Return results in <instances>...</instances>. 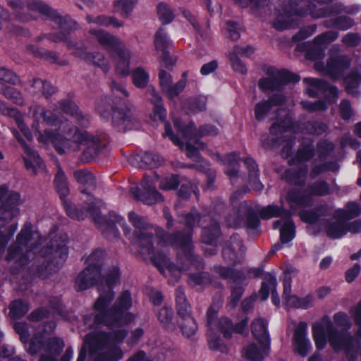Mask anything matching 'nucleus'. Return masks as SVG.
I'll list each match as a JSON object with an SVG mask.
<instances>
[{
  "label": "nucleus",
  "mask_w": 361,
  "mask_h": 361,
  "mask_svg": "<svg viewBox=\"0 0 361 361\" xmlns=\"http://www.w3.org/2000/svg\"><path fill=\"white\" fill-rule=\"evenodd\" d=\"M361 213V208L360 205L355 202H348L346 204V209H339L335 212L336 218H340L343 220L353 219Z\"/></svg>",
  "instance_id": "43"
},
{
  "label": "nucleus",
  "mask_w": 361,
  "mask_h": 361,
  "mask_svg": "<svg viewBox=\"0 0 361 361\" xmlns=\"http://www.w3.org/2000/svg\"><path fill=\"white\" fill-rule=\"evenodd\" d=\"M300 104L302 109L310 112L324 111L326 109V105L325 102L320 100L316 101L314 102L309 101H302Z\"/></svg>",
  "instance_id": "63"
},
{
  "label": "nucleus",
  "mask_w": 361,
  "mask_h": 361,
  "mask_svg": "<svg viewBox=\"0 0 361 361\" xmlns=\"http://www.w3.org/2000/svg\"><path fill=\"white\" fill-rule=\"evenodd\" d=\"M334 321L338 327H340L343 329H350L351 328L352 324L348 315L342 312H339L336 313L334 315Z\"/></svg>",
  "instance_id": "60"
},
{
  "label": "nucleus",
  "mask_w": 361,
  "mask_h": 361,
  "mask_svg": "<svg viewBox=\"0 0 361 361\" xmlns=\"http://www.w3.org/2000/svg\"><path fill=\"white\" fill-rule=\"evenodd\" d=\"M54 184L63 204L67 215L74 219L83 220L85 218L84 211H79L75 205L66 199L70 190L67 178L61 168H59L56 173Z\"/></svg>",
  "instance_id": "18"
},
{
  "label": "nucleus",
  "mask_w": 361,
  "mask_h": 361,
  "mask_svg": "<svg viewBox=\"0 0 361 361\" xmlns=\"http://www.w3.org/2000/svg\"><path fill=\"white\" fill-rule=\"evenodd\" d=\"M53 20L59 26L61 30L69 32L77 28V24L69 16H61L57 13L52 16Z\"/></svg>",
  "instance_id": "47"
},
{
  "label": "nucleus",
  "mask_w": 361,
  "mask_h": 361,
  "mask_svg": "<svg viewBox=\"0 0 361 361\" xmlns=\"http://www.w3.org/2000/svg\"><path fill=\"white\" fill-rule=\"evenodd\" d=\"M39 239V235L37 233H32L30 224H25L18 235L16 241L8 250L7 260L13 262L16 268L26 264L28 259L38 250L36 241Z\"/></svg>",
  "instance_id": "9"
},
{
  "label": "nucleus",
  "mask_w": 361,
  "mask_h": 361,
  "mask_svg": "<svg viewBox=\"0 0 361 361\" xmlns=\"http://www.w3.org/2000/svg\"><path fill=\"white\" fill-rule=\"evenodd\" d=\"M147 94L150 96V102L154 105L152 119L155 121H164L166 116V111L163 106L162 100L159 93L153 86H149L147 90Z\"/></svg>",
  "instance_id": "32"
},
{
  "label": "nucleus",
  "mask_w": 361,
  "mask_h": 361,
  "mask_svg": "<svg viewBox=\"0 0 361 361\" xmlns=\"http://www.w3.org/2000/svg\"><path fill=\"white\" fill-rule=\"evenodd\" d=\"M285 102V97L277 94L272 96L269 100L259 102L255 107V118L258 121L262 120L273 108L282 106Z\"/></svg>",
  "instance_id": "28"
},
{
  "label": "nucleus",
  "mask_w": 361,
  "mask_h": 361,
  "mask_svg": "<svg viewBox=\"0 0 361 361\" xmlns=\"http://www.w3.org/2000/svg\"><path fill=\"white\" fill-rule=\"evenodd\" d=\"M251 330L253 336L263 348V353L266 354L269 348V336L267 331V322L262 318L255 319L251 324Z\"/></svg>",
  "instance_id": "27"
},
{
  "label": "nucleus",
  "mask_w": 361,
  "mask_h": 361,
  "mask_svg": "<svg viewBox=\"0 0 361 361\" xmlns=\"http://www.w3.org/2000/svg\"><path fill=\"white\" fill-rule=\"evenodd\" d=\"M169 43L167 35L163 28H160L154 36V44L157 51L161 52V57L164 61L166 60L168 52L166 48Z\"/></svg>",
  "instance_id": "42"
},
{
  "label": "nucleus",
  "mask_w": 361,
  "mask_h": 361,
  "mask_svg": "<svg viewBox=\"0 0 361 361\" xmlns=\"http://www.w3.org/2000/svg\"><path fill=\"white\" fill-rule=\"evenodd\" d=\"M178 323L183 336L187 338L192 337L197 331L196 322L191 316L178 319Z\"/></svg>",
  "instance_id": "44"
},
{
  "label": "nucleus",
  "mask_w": 361,
  "mask_h": 361,
  "mask_svg": "<svg viewBox=\"0 0 361 361\" xmlns=\"http://www.w3.org/2000/svg\"><path fill=\"white\" fill-rule=\"evenodd\" d=\"M176 301L178 319L191 316L190 307L188 304L185 294L181 289L178 288L176 291Z\"/></svg>",
  "instance_id": "39"
},
{
  "label": "nucleus",
  "mask_w": 361,
  "mask_h": 361,
  "mask_svg": "<svg viewBox=\"0 0 361 361\" xmlns=\"http://www.w3.org/2000/svg\"><path fill=\"white\" fill-rule=\"evenodd\" d=\"M90 32L95 35L99 43L109 52L114 61L116 73L121 75H128L130 73V54L123 42L104 30H90Z\"/></svg>",
  "instance_id": "8"
},
{
  "label": "nucleus",
  "mask_w": 361,
  "mask_h": 361,
  "mask_svg": "<svg viewBox=\"0 0 361 361\" xmlns=\"http://www.w3.org/2000/svg\"><path fill=\"white\" fill-rule=\"evenodd\" d=\"M231 61V64L233 69L240 74H245L247 72V68L244 63L238 59V56L231 51L228 52V54Z\"/></svg>",
  "instance_id": "62"
},
{
  "label": "nucleus",
  "mask_w": 361,
  "mask_h": 361,
  "mask_svg": "<svg viewBox=\"0 0 361 361\" xmlns=\"http://www.w3.org/2000/svg\"><path fill=\"white\" fill-rule=\"evenodd\" d=\"M104 259V252L97 250L87 258V267L78 275L75 281L78 290H86L92 286L100 278V265Z\"/></svg>",
  "instance_id": "15"
},
{
  "label": "nucleus",
  "mask_w": 361,
  "mask_h": 361,
  "mask_svg": "<svg viewBox=\"0 0 361 361\" xmlns=\"http://www.w3.org/2000/svg\"><path fill=\"white\" fill-rule=\"evenodd\" d=\"M32 87L42 90V94L46 97L51 96L56 91L55 87L51 84L39 79H35L33 80Z\"/></svg>",
  "instance_id": "58"
},
{
  "label": "nucleus",
  "mask_w": 361,
  "mask_h": 361,
  "mask_svg": "<svg viewBox=\"0 0 361 361\" xmlns=\"http://www.w3.org/2000/svg\"><path fill=\"white\" fill-rule=\"evenodd\" d=\"M326 126L319 122H309L305 125V131L310 134L320 135L326 130ZM305 129H302V131Z\"/></svg>",
  "instance_id": "64"
},
{
  "label": "nucleus",
  "mask_w": 361,
  "mask_h": 361,
  "mask_svg": "<svg viewBox=\"0 0 361 361\" xmlns=\"http://www.w3.org/2000/svg\"><path fill=\"white\" fill-rule=\"evenodd\" d=\"M85 196L87 201H88L86 203V208L84 211L85 217L88 214L92 216L95 224L106 238L113 240L119 237V232L116 225L122 228L124 235L128 238L130 228L126 225L123 217L116 214H110L108 219L100 216L99 208L102 202L89 194H85Z\"/></svg>",
  "instance_id": "7"
},
{
  "label": "nucleus",
  "mask_w": 361,
  "mask_h": 361,
  "mask_svg": "<svg viewBox=\"0 0 361 361\" xmlns=\"http://www.w3.org/2000/svg\"><path fill=\"white\" fill-rule=\"evenodd\" d=\"M1 92L6 98L10 99L14 104L23 105L25 103L21 93L13 87H6L1 90Z\"/></svg>",
  "instance_id": "55"
},
{
  "label": "nucleus",
  "mask_w": 361,
  "mask_h": 361,
  "mask_svg": "<svg viewBox=\"0 0 361 361\" xmlns=\"http://www.w3.org/2000/svg\"><path fill=\"white\" fill-rule=\"evenodd\" d=\"M314 300V296L310 293L302 298L293 295L288 298L287 306L291 308L306 310L313 306Z\"/></svg>",
  "instance_id": "36"
},
{
  "label": "nucleus",
  "mask_w": 361,
  "mask_h": 361,
  "mask_svg": "<svg viewBox=\"0 0 361 361\" xmlns=\"http://www.w3.org/2000/svg\"><path fill=\"white\" fill-rule=\"evenodd\" d=\"M125 338L126 334L122 330L115 338L104 332L90 333L85 337L84 345L76 361H85L87 350L95 361H118L122 357L123 353L117 344Z\"/></svg>",
  "instance_id": "4"
},
{
  "label": "nucleus",
  "mask_w": 361,
  "mask_h": 361,
  "mask_svg": "<svg viewBox=\"0 0 361 361\" xmlns=\"http://www.w3.org/2000/svg\"><path fill=\"white\" fill-rule=\"evenodd\" d=\"M8 5L16 12L20 11L25 5L30 11L49 14V8L37 0H11Z\"/></svg>",
  "instance_id": "31"
},
{
  "label": "nucleus",
  "mask_w": 361,
  "mask_h": 361,
  "mask_svg": "<svg viewBox=\"0 0 361 361\" xmlns=\"http://www.w3.org/2000/svg\"><path fill=\"white\" fill-rule=\"evenodd\" d=\"M259 215L262 219H265L278 216L281 217V220L274 222L273 228L276 229L281 225L280 239L282 243H287L294 238L295 226L288 211L276 205H269L260 210Z\"/></svg>",
  "instance_id": "12"
},
{
  "label": "nucleus",
  "mask_w": 361,
  "mask_h": 361,
  "mask_svg": "<svg viewBox=\"0 0 361 361\" xmlns=\"http://www.w3.org/2000/svg\"><path fill=\"white\" fill-rule=\"evenodd\" d=\"M136 161H140L141 165L140 167H150L155 168L161 165L164 161V159L161 157L158 154L151 153V152H145L142 155H137L135 157L132 158Z\"/></svg>",
  "instance_id": "37"
},
{
  "label": "nucleus",
  "mask_w": 361,
  "mask_h": 361,
  "mask_svg": "<svg viewBox=\"0 0 361 361\" xmlns=\"http://www.w3.org/2000/svg\"><path fill=\"white\" fill-rule=\"evenodd\" d=\"M87 20L89 23H93L102 26H113L114 27H121L123 25V23L118 20L114 17H106L104 16H99L97 18H92L87 16Z\"/></svg>",
  "instance_id": "48"
},
{
  "label": "nucleus",
  "mask_w": 361,
  "mask_h": 361,
  "mask_svg": "<svg viewBox=\"0 0 361 361\" xmlns=\"http://www.w3.org/2000/svg\"><path fill=\"white\" fill-rule=\"evenodd\" d=\"M267 76L259 80V87L263 91H271L281 88L290 82H298L300 77L285 70L279 71L275 68H269Z\"/></svg>",
  "instance_id": "17"
},
{
  "label": "nucleus",
  "mask_w": 361,
  "mask_h": 361,
  "mask_svg": "<svg viewBox=\"0 0 361 361\" xmlns=\"http://www.w3.org/2000/svg\"><path fill=\"white\" fill-rule=\"evenodd\" d=\"M97 110L104 121H109L111 118L113 127L118 131L131 130L137 122L133 108L113 110L106 97L98 102Z\"/></svg>",
  "instance_id": "11"
},
{
  "label": "nucleus",
  "mask_w": 361,
  "mask_h": 361,
  "mask_svg": "<svg viewBox=\"0 0 361 361\" xmlns=\"http://www.w3.org/2000/svg\"><path fill=\"white\" fill-rule=\"evenodd\" d=\"M157 13L160 20L165 24L171 23L173 19V13L170 8L164 3H160L157 6Z\"/></svg>",
  "instance_id": "56"
},
{
  "label": "nucleus",
  "mask_w": 361,
  "mask_h": 361,
  "mask_svg": "<svg viewBox=\"0 0 361 361\" xmlns=\"http://www.w3.org/2000/svg\"><path fill=\"white\" fill-rule=\"evenodd\" d=\"M329 192V185L325 181L318 180L312 184L307 190H290L287 195V200L290 208L296 211L310 206L312 202V195L323 196Z\"/></svg>",
  "instance_id": "14"
},
{
  "label": "nucleus",
  "mask_w": 361,
  "mask_h": 361,
  "mask_svg": "<svg viewBox=\"0 0 361 361\" xmlns=\"http://www.w3.org/2000/svg\"><path fill=\"white\" fill-rule=\"evenodd\" d=\"M245 165L249 171L250 183L254 190L260 191L264 186L258 180V169L255 161L252 158H247L245 160Z\"/></svg>",
  "instance_id": "38"
},
{
  "label": "nucleus",
  "mask_w": 361,
  "mask_h": 361,
  "mask_svg": "<svg viewBox=\"0 0 361 361\" xmlns=\"http://www.w3.org/2000/svg\"><path fill=\"white\" fill-rule=\"evenodd\" d=\"M244 252L240 238L238 235H234L224 247L223 257L227 262L235 264L241 260Z\"/></svg>",
  "instance_id": "26"
},
{
  "label": "nucleus",
  "mask_w": 361,
  "mask_h": 361,
  "mask_svg": "<svg viewBox=\"0 0 361 361\" xmlns=\"http://www.w3.org/2000/svg\"><path fill=\"white\" fill-rule=\"evenodd\" d=\"M6 115L9 116L15 120L19 129L27 140H32V133L28 127L23 122V116L18 109L8 107L6 111Z\"/></svg>",
  "instance_id": "41"
},
{
  "label": "nucleus",
  "mask_w": 361,
  "mask_h": 361,
  "mask_svg": "<svg viewBox=\"0 0 361 361\" xmlns=\"http://www.w3.org/2000/svg\"><path fill=\"white\" fill-rule=\"evenodd\" d=\"M243 355L250 361H262L263 360V353L257 349L255 344H250L245 348Z\"/></svg>",
  "instance_id": "59"
},
{
  "label": "nucleus",
  "mask_w": 361,
  "mask_h": 361,
  "mask_svg": "<svg viewBox=\"0 0 361 361\" xmlns=\"http://www.w3.org/2000/svg\"><path fill=\"white\" fill-rule=\"evenodd\" d=\"M120 281V271L117 267L109 270L105 277L107 287L104 290L102 285L99 286V296L94 305V314L92 316L85 318V324L89 327L93 324H104L112 329L109 335L115 338L118 331L122 330L126 334L123 326L131 322L135 316L128 310L132 307L130 293L123 291L117 298L115 304L111 305L114 298L112 287Z\"/></svg>",
  "instance_id": "2"
},
{
  "label": "nucleus",
  "mask_w": 361,
  "mask_h": 361,
  "mask_svg": "<svg viewBox=\"0 0 361 361\" xmlns=\"http://www.w3.org/2000/svg\"><path fill=\"white\" fill-rule=\"evenodd\" d=\"M128 220L133 226L139 231L136 235H128V239L131 243L140 247L143 254H151L153 252L152 247V233L147 230L149 227V224L146 218L141 216L134 212L128 213Z\"/></svg>",
  "instance_id": "16"
},
{
  "label": "nucleus",
  "mask_w": 361,
  "mask_h": 361,
  "mask_svg": "<svg viewBox=\"0 0 361 361\" xmlns=\"http://www.w3.org/2000/svg\"><path fill=\"white\" fill-rule=\"evenodd\" d=\"M9 316L12 319L23 317L29 310V306L22 300H16L10 305Z\"/></svg>",
  "instance_id": "50"
},
{
  "label": "nucleus",
  "mask_w": 361,
  "mask_h": 361,
  "mask_svg": "<svg viewBox=\"0 0 361 361\" xmlns=\"http://www.w3.org/2000/svg\"><path fill=\"white\" fill-rule=\"evenodd\" d=\"M264 282L262 283V287L259 292V295L262 300H265L268 298L269 292L271 294V301L276 306L280 304V299L276 293V279L271 276H268Z\"/></svg>",
  "instance_id": "33"
},
{
  "label": "nucleus",
  "mask_w": 361,
  "mask_h": 361,
  "mask_svg": "<svg viewBox=\"0 0 361 361\" xmlns=\"http://www.w3.org/2000/svg\"><path fill=\"white\" fill-rule=\"evenodd\" d=\"M198 215L196 211H192L191 213L187 214L185 217V224L187 226V230L184 233H178L174 237L168 234L164 233L162 230H159L157 232L159 243L157 249L163 247H166L168 245H171L178 251V257L181 259V255H184L187 264L185 265H178L180 271L185 269L186 266L189 264H193L196 261L195 256L192 254V245L191 240V228L195 225Z\"/></svg>",
  "instance_id": "6"
},
{
  "label": "nucleus",
  "mask_w": 361,
  "mask_h": 361,
  "mask_svg": "<svg viewBox=\"0 0 361 361\" xmlns=\"http://www.w3.org/2000/svg\"><path fill=\"white\" fill-rule=\"evenodd\" d=\"M251 209L249 207L245 202L242 203L240 206L239 214L238 218L235 220H232L231 217L227 219V223L229 226L236 227L240 224L241 220L245 216L247 218V227L250 228H256L259 226V219L255 215L250 214Z\"/></svg>",
  "instance_id": "30"
},
{
  "label": "nucleus",
  "mask_w": 361,
  "mask_h": 361,
  "mask_svg": "<svg viewBox=\"0 0 361 361\" xmlns=\"http://www.w3.org/2000/svg\"><path fill=\"white\" fill-rule=\"evenodd\" d=\"M73 177L79 183L83 185L90 187L95 185V177L87 169H80L74 171Z\"/></svg>",
  "instance_id": "46"
},
{
  "label": "nucleus",
  "mask_w": 361,
  "mask_h": 361,
  "mask_svg": "<svg viewBox=\"0 0 361 361\" xmlns=\"http://www.w3.org/2000/svg\"><path fill=\"white\" fill-rule=\"evenodd\" d=\"M293 334L292 345L293 351L298 355L305 357L312 350V343L308 337V325L306 322H293Z\"/></svg>",
  "instance_id": "21"
},
{
  "label": "nucleus",
  "mask_w": 361,
  "mask_h": 361,
  "mask_svg": "<svg viewBox=\"0 0 361 361\" xmlns=\"http://www.w3.org/2000/svg\"><path fill=\"white\" fill-rule=\"evenodd\" d=\"M338 37V32L330 30L314 37L313 41L314 47L308 53L310 59L314 61L322 59L324 57L325 49L330 43L335 41Z\"/></svg>",
  "instance_id": "23"
},
{
  "label": "nucleus",
  "mask_w": 361,
  "mask_h": 361,
  "mask_svg": "<svg viewBox=\"0 0 361 361\" xmlns=\"http://www.w3.org/2000/svg\"><path fill=\"white\" fill-rule=\"evenodd\" d=\"M360 83L361 75L356 72L351 73L344 79V85L346 90L349 94L353 95L357 94V88Z\"/></svg>",
  "instance_id": "49"
},
{
  "label": "nucleus",
  "mask_w": 361,
  "mask_h": 361,
  "mask_svg": "<svg viewBox=\"0 0 361 361\" xmlns=\"http://www.w3.org/2000/svg\"><path fill=\"white\" fill-rule=\"evenodd\" d=\"M174 126L183 137L189 140H193L197 147H194L190 142H186L185 145H183V143L172 133L171 126L169 123H165L164 135L168 136L176 145L178 146L185 152L188 158L195 161H200V160L198 149H203L204 148V144L197 140V137L199 136L216 135L219 133L216 127L209 125L202 126L197 130L193 123H190L188 125L183 126L180 121H176L174 122Z\"/></svg>",
  "instance_id": "5"
},
{
  "label": "nucleus",
  "mask_w": 361,
  "mask_h": 361,
  "mask_svg": "<svg viewBox=\"0 0 361 361\" xmlns=\"http://www.w3.org/2000/svg\"><path fill=\"white\" fill-rule=\"evenodd\" d=\"M57 242L58 240H55L52 243L51 252L54 255L55 258L59 257L57 263L62 264L68 255V248L64 240L61 241L59 243H57Z\"/></svg>",
  "instance_id": "53"
},
{
  "label": "nucleus",
  "mask_w": 361,
  "mask_h": 361,
  "mask_svg": "<svg viewBox=\"0 0 361 361\" xmlns=\"http://www.w3.org/2000/svg\"><path fill=\"white\" fill-rule=\"evenodd\" d=\"M247 324V320L245 319H243L240 323L236 324L235 327H233L231 320L228 318H222L219 321V324L221 331L226 338H229L233 331L236 333H242Z\"/></svg>",
  "instance_id": "34"
},
{
  "label": "nucleus",
  "mask_w": 361,
  "mask_h": 361,
  "mask_svg": "<svg viewBox=\"0 0 361 361\" xmlns=\"http://www.w3.org/2000/svg\"><path fill=\"white\" fill-rule=\"evenodd\" d=\"M179 183L178 177L172 175L170 177L163 178L159 183V188L163 190H171L176 189Z\"/></svg>",
  "instance_id": "61"
},
{
  "label": "nucleus",
  "mask_w": 361,
  "mask_h": 361,
  "mask_svg": "<svg viewBox=\"0 0 361 361\" xmlns=\"http://www.w3.org/2000/svg\"><path fill=\"white\" fill-rule=\"evenodd\" d=\"M303 82L306 84V93L310 97H315L317 95L323 92L326 87V83L319 79L312 78H305Z\"/></svg>",
  "instance_id": "40"
},
{
  "label": "nucleus",
  "mask_w": 361,
  "mask_h": 361,
  "mask_svg": "<svg viewBox=\"0 0 361 361\" xmlns=\"http://www.w3.org/2000/svg\"><path fill=\"white\" fill-rule=\"evenodd\" d=\"M155 180L149 176H145L142 182L143 192L136 185L131 186L130 192L137 200L146 204H153L163 200L162 195L156 190Z\"/></svg>",
  "instance_id": "20"
},
{
  "label": "nucleus",
  "mask_w": 361,
  "mask_h": 361,
  "mask_svg": "<svg viewBox=\"0 0 361 361\" xmlns=\"http://www.w3.org/2000/svg\"><path fill=\"white\" fill-rule=\"evenodd\" d=\"M21 203L19 193L11 191L8 192L5 201L0 204V252L4 250L17 229L16 225L8 224L13 216L18 214L17 206Z\"/></svg>",
  "instance_id": "10"
},
{
  "label": "nucleus",
  "mask_w": 361,
  "mask_h": 361,
  "mask_svg": "<svg viewBox=\"0 0 361 361\" xmlns=\"http://www.w3.org/2000/svg\"><path fill=\"white\" fill-rule=\"evenodd\" d=\"M60 109L65 113L71 114L82 127H87L90 123L89 118L84 115L78 106L71 99H63L59 103Z\"/></svg>",
  "instance_id": "29"
},
{
  "label": "nucleus",
  "mask_w": 361,
  "mask_h": 361,
  "mask_svg": "<svg viewBox=\"0 0 361 361\" xmlns=\"http://www.w3.org/2000/svg\"><path fill=\"white\" fill-rule=\"evenodd\" d=\"M137 0H118L115 2V8L123 18H128Z\"/></svg>",
  "instance_id": "52"
},
{
  "label": "nucleus",
  "mask_w": 361,
  "mask_h": 361,
  "mask_svg": "<svg viewBox=\"0 0 361 361\" xmlns=\"http://www.w3.org/2000/svg\"><path fill=\"white\" fill-rule=\"evenodd\" d=\"M173 312L171 308L164 307L158 313V319L163 326L168 330H173L174 324L172 322Z\"/></svg>",
  "instance_id": "51"
},
{
  "label": "nucleus",
  "mask_w": 361,
  "mask_h": 361,
  "mask_svg": "<svg viewBox=\"0 0 361 361\" xmlns=\"http://www.w3.org/2000/svg\"><path fill=\"white\" fill-rule=\"evenodd\" d=\"M343 219L334 218L330 221L326 227V233L331 238H339L347 232V227Z\"/></svg>",
  "instance_id": "35"
},
{
  "label": "nucleus",
  "mask_w": 361,
  "mask_h": 361,
  "mask_svg": "<svg viewBox=\"0 0 361 361\" xmlns=\"http://www.w3.org/2000/svg\"><path fill=\"white\" fill-rule=\"evenodd\" d=\"M313 2L307 1H299L290 6V8H286L280 11L273 21V26L278 30H284L295 27L298 24V17L310 14L312 18H325L332 15L334 13H340L342 11L350 14L357 13L360 10L359 6H351L343 8L337 6L336 11L329 7L316 8Z\"/></svg>",
  "instance_id": "3"
},
{
  "label": "nucleus",
  "mask_w": 361,
  "mask_h": 361,
  "mask_svg": "<svg viewBox=\"0 0 361 361\" xmlns=\"http://www.w3.org/2000/svg\"><path fill=\"white\" fill-rule=\"evenodd\" d=\"M12 133L23 147V160L26 169L30 173L35 174L37 169L41 168L42 165V161L39 154L34 149L25 144L24 140L20 136L19 133L16 130H12Z\"/></svg>",
  "instance_id": "24"
},
{
  "label": "nucleus",
  "mask_w": 361,
  "mask_h": 361,
  "mask_svg": "<svg viewBox=\"0 0 361 361\" xmlns=\"http://www.w3.org/2000/svg\"><path fill=\"white\" fill-rule=\"evenodd\" d=\"M64 342L58 337L44 339L41 333L36 334L29 343L28 352L35 354L41 350L44 353L39 361H57V357L64 348Z\"/></svg>",
  "instance_id": "13"
},
{
  "label": "nucleus",
  "mask_w": 361,
  "mask_h": 361,
  "mask_svg": "<svg viewBox=\"0 0 361 361\" xmlns=\"http://www.w3.org/2000/svg\"><path fill=\"white\" fill-rule=\"evenodd\" d=\"M186 75L185 72L182 75V78L173 85L172 77L164 70H161L159 73V85L162 92L170 99H173L177 97L185 87Z\"/></svg>",
  "instance_id": "22"
},
{
  "label": "nucleus",
  "mask_w": 361,
  "mask_h": 361,
  "mask_svg": "<svg viewBox=\"0 0 361 361\" xmlns=\"http://www.w3.org/2000/svg\"><path fill=\"white\" fill-rule=\"evenodd\" d=\"M133 84L139 88L147 86L149 75L146 70L142 68H137L132 74Z\"/></svg>",
  "instance_id": "54"
},
{
  "label": "nucleus",
  "mask_w": 361,
  "mask_h": 361,
  "mask_svg": "<svg viewBox=\"0 0 361 361\" xmlns=\"http://www.w3.org/2000/svg\"><path fill=\"white\" fill-rule=\"evenodd\" d=\"M47 37L53 42L64 41L68 48L72 50V53L74 55L82 59L88 63H92L94 66L101 68L104 73L109 71V66L107 60L104 58L102 54L99 52H86L82 48L76 47L74 43L68 40V39L65 36L60 37L49 35Z\"/></svg>",
  "instance_id": "19"
},
{
  "label": "nucleus",
  "mask_w": 361,
  "mask_h": 361,
  "mask_svg": "<svg viewBox=\"0 0 361 361\" xmlns=\"http://www.w3.org/2000/svg\"><path fill=\"white\" fill-rule=\"evenodd\" d=\"M220 230L216 221H212L209 227L204 226L202 231V240L204 243L212 244L219 237Z\"/></svg>",
  "instance_id": "45"
},
{
  "label": "nucleus",
  "mask_w": 361,
  "mask_h": 361,
  "mask_svg": "<svg viewBox=\"0 0 361 361\" xmlns=\"http://www.w3.org/2000/svg\"><path fill=\"white\" fill-rule=\"evenodd\" d=\"M151 257L154 264L159 268V269L161 272L164 271V267L169 269V271H171L172 267L169 263V260L166 254L161 253L159 251H157V252L156 254H154Z\"/></svg>",
  "instance_id": "57"
},
{
  "label": "nucleus",
  "mask_w": 361,
  "mask_h": 361,
  "mask_svg": "<svg viewBox=\"0 0 361 361\" xmlns=\"http://www.w3.org/2000/svg\"><path fill=\"white\" fill-rule=\"evenodd\" d=\"M350 65V60L347 56H338L330 57L326 66L323 67L319 63H315V68L318 71H324L334 78H338L343 71Z\"/></svg>",
  "instance_id": "25"
},
{
  "label": "nucleus",
  "mask_w": 361,
  "mask_h": 361,
  "mask_svg": "<svg viewBox=\"0 0 361 361\" xmlns=\"http://www.w3.org/2000/svg\"><path fill=\"white\" fill-rule=\"evenodd\" d=\"M28 118L32 120L31 128L37 133L38 140L44 144L51 142L60 154L71 153L80 149L82 145L87 149L83 156L89 161L99 151V139L90 135L86 130L75 127L70 121H59L49 110L38 105L29 108Z\"/></svg>",
  "instance_id": "1"
}]
</instances>
